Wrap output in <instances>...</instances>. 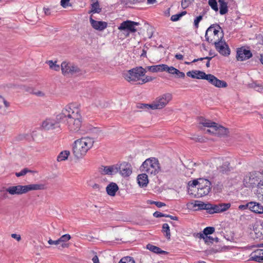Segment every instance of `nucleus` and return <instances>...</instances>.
Listing matches in <instances>:
<instances>
[{"mask_svg":"<svg viewBox=\"0 0 263 263\" xmlns=\"http://www.w3.org/2000/svg\"><path fill=\"white\" fill-rule=\"evenodd\" d=\"M139 23L127 20L123 22L118 27V29L127 31L128 32L135 33L137 31L136 26L139 25Z\"/></svg>","mask_w":263,"mask_h":263,"instance_id":"10","label":"nucleus"},{"mask_svg":"<svg viewBox=\"0 0 263 263\" xmlns=\"http://www.w3.org/2000/svg\"><path fill=\"white\" fill-rule=\"evenodd\" d=\"M208 4L213 10L215 11H218V7L216 0H209Z\"/></svg>","mask_w":263,"mask_h":263,"instance_id":"41","label":"nucleus"},{"mask_svg":"<svg viewBox=\"0 0 263 263\" xmlns=\"http://www.w3.org/2000/svg\"><path fill=\"white\" fill-rule=\"evenodd\" d=\"M186 13L187 12L186 11H182L181 12H180L179 13H178V14H176L175 15H173L171 17V20L173 22H176V21H178L182 16L185 15L186 14Z\"/></svg>","mask_w":263,"mask_h":263,"instance_id":"38","label":"nucleus"},{"mask_svg":"<svg viewBox=\"0 0 263 263\" xmlns=\"http://www.w3.org/2000/svg\"><path fill=\"white\" fill-rule=\"evenodd\" d=\"M250 260L258 262H263V249H257L250 255Z\"/></svg>","mask_w":263,"mask_h":263,"instance_id":"21","label":"nucleus"},{"mask_svg":"<svg viewBox=\"0 0 263 263\" xmlns=\"http://www.w3.org/2000/svg\"><path fill=\"white\" fill-rule=\"evenodd\" d=\"M199 123L203 125V126L207 127H210L211 129H207L206 132L215 135V133L213 132V129L216 128L217 123L212 122V121L208 119H205L203 118L200 119Z\"/></svg>","mask_w":263,"mask_h":263,"instance_id":"18","label":"nucleus"},{"mask_svg":"<svg viewBox=\"0 0 263 263\" xmlns=\"http://www.w3.org/2000/svg\"><path fill=\"white\" fill-rule=\"evenodd\" d=\"M43 10L46 15H49L50 14V11L49 8L44 7Z\"/></svg>","mask_w":263,"mask_h":263,"instance_id":"60","label":"nucleus"},{"mask_svg":"<svg viewBox=\"0 0 263 263\" xmlns=\"http://www.w3.org/2000/svg\"><path fill=\"white\" fill-rule=\"evenodd\" d=\"M262 179V177H259L258 176H251L249 178V183L250 184V186L252 187H255L258 186L260 181L259 180Z\"/></svg>","mask_w":263,"mask_h":263,"instance_id":"31","label":"nucleus"},{"mask_svg":"<svg viewBox=\"0 0 263 263\" xmlns=\"http://www.w3.org/2000/svg\"><path fill=\"white\" fill-rule=\"evenodd\" d=\"M91 187L94 190H97L98 191H100V190L101 189L100 185L97 183H95V184H92L91 185Z\"/></svg>","mask_w":263,"mask_h":263,"instance_id":"57","label":"nucleus"},{"mask_svg":"<svg viewBox=\"0 0 263 263\" xmlns=\"http://www.w3.org/2000/svg\"><path fill=\"white\" fill-rule=\"evenodd\" d=\"M172 168V166L170 160L166 159L162 162V164L160 165V172L168 173L170 172Z\"/></svg>","mask_w":263,"mask_h":263,"instance_id":"26","label":"nucleus"},{"mask_svg":"<svg viewBox=\"0 0 263 263\" xmlns=\"http://www.w3.org/2000/svg\"><path fill=\"white\" fill-rule=\"evenodd\" d=\"M199 186L197 187V193L195 194L196 198L208 195L211 191V182L205 179H200Z\"/></svg>","mask_w":263,"mask_h":263,"instance_id":"9","label":"nucleus"},{"mask_svg":"<svg viewBox=\"0 0 263 263\" xmlns=\"http://www.w3.org/2000/svg\"><path fill=\"white\" fill-rule=\"evenodd\" d=\"M59 120L51 119H47L42 123V128L45 130L53 129L56 128H59Z\"/></svg>","mask_w":263,"mask_h":263,"instance_id":"15","label":"nucleus"},{"mask_svg":"<svg viewBox=\"0 0 263 263\" xmlns=\"http://www.w3.org/2000/svg\"><path fill=\"white\" fill-rule=\"evenodd\" d=\"M216 50L221 55L227 57L230 54V49L228 45L223 39L213 44Z\"/></svg>","mask_w":263,"mask_h":263,"instance_id":"11","label":"nucleus"},{"mask_svg":"<svg viewBox=\"0 0 263 263\" xmlns=\"http://www.w3.org/2000/svg\"><path fill=\"white\" fill-rule=\"evenodd\" d=\"M250 211L256 214L263 213V206L257 202H250Z\"/></svg>","mask_w":263,"mask_h":263,"instance_id":"23","label":"nucleus"},{"mask_svg":"<svg viewBox=\"0 0 263 263\" xmlns=\"http://www.w3.org/2000/svg\"><path fill=\"white\" fill-rule=\"evenodd\" d=\"M167 216H166V217H169V218H170L172 220H178V217H177V216H174L170 215H167Z\"/></svg>","mask_w":263,"mask_h":263,"instance_id":"64","label":"nucleus"},{"mask_svg":"<svg viewBox=\"0 0 263 263\" xmlns=\"http://www.w3.org/2000/svg\"><path fill=\"white\" fill-rule=\"evenodd\" d=\"M210 204V203H205L201 202V203L197 204V206L198 207L199 209L206 210L207 212L208 213Z\"/></svg>","mask_w":263,"mask_h":263,"instance_id":"44","label":"nucleus"},{"mask_svg":"<svg viewBox=\"0 0 263 263\" xmlns=\"http://www.w3.org/2000/svg\"><path fill=\"white\" fill-rule=\"evenodd\" d=\"M61 70L64 76H78L83 73V71L77 66L70 63L63 62L61 64Z\"/></svg>","mask_w":263,"mask_h":263,"instance_id":"8","label":"nucleus"},{"mask_svg":"<svg viewBox=\"0 0 263 263\" xmlns=\"http://www.w3.org/2000/svg\"><path fill=\"white\" fill-rule=\"evenodd\" d=\"M118 172L119 171L120 174L124 177L129 176L132 173V166L130 163L124 162L119 166L117 165Z\"/></svg>","mask_w":263,"mask_h":263,"instance_id":"16","label":"nucleus"},{"mask_svg":"<svg viewBox=\"0 0 263 263\" xmlns=\"http://www.w3.org/2000/svg\"><path fill=\"white\" fill-rule=\"evenodd\" d=\"M260 183L258 186H257L256 190V196L258 197L260 195H263V177H262V179L259 180Z\"/></svg>","mask_w":263,"mask_h":263,"instance_id":"37","label":"nucleus"},{"mask_svg":"<svg viewBox=\"0 0 263 263\" xmlns=\"http://www.w3.org/2000/svg\"><path fill=\"white\" fill-rule=\"evenodd\" d=\"M92 260L93 263H100L98 257V256L97 255H95L93 257V258L92 259Z\"/></svg>","mask_w":263,"mask_h":263,"instance_id":"59","label":"nucleus"},{"mask_svg":"<svg viewBox=\"0 0 263 263\" xmlns=\"http://www.w3.org/2000/svg\"><path fill=\"white\" fill-rule=\"evenodd\" d=\"M48 242L49 245H58L59 244H60V241H59V239L56 240H53L51 239H49L48 241Z\"/></svg>","mask_w":263,"mask_h":263,"instance_id":"53","label":"nucleus"},{"mask_svg":"<svg viewBox=\"0 0 263 263\" xmlns=\"http://www.w3.org/2000/svg\"><path fill=\"white\" fill-rule=\"evenodd\" d=\"M248 209H250V202L245 204H241L238 206V209L240 210H245Z\"/></svg>","mask_w":263,"mask_h":263,"instance_id":"49","label":"nucleus"},{"mask_svg":"<svg viewBox=\"0 0 263 263\" xmlns=\"http://www.w3.org/2000/svg\"><path fill=\"white\" fill-rule=\"evenodd\" d=\"M223 31L220 26L217 23L211 25L205 32V41L213 44L223 40Z\"/></svg>","mask_w":263,"mask_h":263,"instance_id":"3","label":"nucleus"},{"mask_svg":"<svg viewBox=\"0 0 263 263\" xmlns=\"http://www.w3.org/2000/svg\"><path fill=\"white\" fill-rule=\"evenodd\" d=\"M215 232V228L213 227H208L204 229L203 233L208 236V235L212 234Z\"/></svg>","mask_w":263,"mask_h":263,"instance_id":"43","label":"nucleus"},{"mask_svg":"<svg viewBox=\"0 0 263 263\" xmlns=\"http://www.w3.org/2000/svg\"><path fill=\"white\" fill-rule=\"evenodd\" d=\"M190 4V2L189 0H182L181 5L182 9H184L187 8Z\"/></svg>","mask_w":263,"mask_h":263,"instance_id":"48","label":"nucleus"},{"mask_svg":"<svg viewBox=\"0 0 263 263\" xmlns=\"http://www.w3.org/2000/svg\"><path fill=\"white\" fill-rule=\"evenodd\" d=\"M175 57L176 59L179 60H182L183 59V56L181 54H176Z\"/></svg>","mask_w":263,"mask_h":263,"instance_id":"62","label":"nucleus"},{"mask_svg":"<svg viewBox=\"0 0 263 263\" xmlns=\"http://www.w3.org/2000/svg\"><path fill=\"white\" fill-rule=\"evenodd\" d=\"M118 263H135L134 258L130 256L122 257Z\"/></svg>","mask_w":263,"mask_h":263,"instance_id":"40","label":"nucleus"},{"mask_svg":"<svg viewBox=\"0 0 263 263\" xmlns=\"http://www.w3.org/2000/svg\"><path fill=\"white\" fill-rule=\"evenodd\" d=\"M154 204L156 205L158 208H161L166 205L165 203L160 201H156V202H154Z\"/></svg>","mask_w":263,"mask_h":263,"instance_id":"55","label":"nucleus"},{"mask_svg":"<svg viewBox=\"0 0 263 263\" xmlns=\"http://www.w3.org/2000/svg\"><path fill=\"white\" fill-rule=\"evenodd\" d=\"M162 232L164 233H165V237L167 238V239H170L171 237V233H170V227L167 223H164L162 225Z\"/></svg>","mask_w":263,"mask_h":263,"instance_id":"36","label":"nucleus"},{"mask_svg":"<svg viewBox=\"0 0 263 263\" xmlns=\"http://www.w3.org/2000/svg\"><path fill=\"white\" fill-rule=\"evenodd\" d=\"M31 171L29 170L28 168H25L22 170L21 172L16 173L15 175L16 176L19 177L25 175L28 172H30Z\"/></svg>","mask_w":263,"mask_h":263,"instance_id":"47","label":"nucleus"},{"mask_svg":"<svg viewBox=\"0 0 263 263\" xmlns=\"http://www.w3.org/2000/svg\"><path fill=\"white\" fill-rule=\"evenodd\" d=\"M89 21L92 27L99 31H102L107 27V23L106 22L96 21L91 16L89 18Z\"/></svg>","mask_w":263,"mask_h":263,"instance_id":"20","label":"nucleus"},{"mask_svg":"<svg viewBox=\"0 0 263 263\" xmlns=\"http://www.w3.org/2000/svg\"><path fill=\"white\" fill-rule=\"evenodd\" d=\"M252 56L250 50L247 49L245 47H241L237 49L236 58L237 61H243L249 59Z\"/></svg>","mask_w":263,"mask_h":263,"instance_id":"13","label":"nucleus"},{"mask_svg":"<svg viewBox=\"0 0 263 263\" xmlns=\"http://www.w3.org/2000/svg\"><path fill=\"white\" fill-rule=\"evenodd\" d=\"M164 69H165V70H163V71H167V72L172 74H176L177 70H178L177 69L175 68L173 66L169 67L166 64H164Z\"/></svg>","mask_w":263,"mask_h":263,"instance_id":"39","label":"nucleus"},{"mask_svg":"<svg viewBox=\"0 0 263 263\" xmlns=\"http://www.w3.org/2000/svg\"><path fill=\"white\" fill-rule=\"evenodd\" d=\"M99 172L101 174L110 175L118 173L117 165L110 166H101L99 168Z\"/></svg>","mask_w":263,"mask_h":263,"instance_id":"19","label":"nucleus"},{"mask_svg":"<svg viewBox=\"0 0 263 263\" xmlns=\"http://www.w3.org/2000/svg\"><path fill=\"white\" fill-rule=\"evenodd\" d=\"M252 87H254V88L259 87L258 91L263 90V86L261 85L259 86L258 85H257L256 83L252 84Z\"/></svg>","mask_w":263,"mask_h":263,"instance_id":"58","label":"nucleus"},{"mask_svg":"<svg viewBox=\"0 0 263 263\" xmlns=\"http://www.w3.org/2000/svg\"><path fill=\"white\" fill-rule=\"evenodd\" d=\"M118 190L119 187L115 182L110 183L106 187L107 194L110 196H115Z\"/></svg>","mask_w":263,"mask_h":263,"instance_id":"24","label":"nucleus"},{"mask_svg":"<svg viewBox=\"0 0 263 263\" xmlns=\"http://www.w3.org/2000/svg\"><path fill=\"white\" fill-rule=\"evenodd\" d=\"M175 77L177 78H184L185 73L183 72L179 71L178 69L177 70L176 74H175Z\"/></svg>","mask_w":263,"mask_h":263,"instance_id":"51","label":"nucleus"},{"mask_svg":"<svg viewBox=\"0 0 263 263\" xmlns=\"http://www.w3.org/2000/svg\"><path fill=\"white\" fill-rule=\"evenodd\" d=\"M234 171V167L228 161H224L222 164L217 167V171L221 175H229Z\"/></svg>","mask_w":263,"mask_h":263,"instance_id":"17","label":"nucleus"},{"mask_svg":"<svg viewBox=\"0 0 263 263\" xmlns=\"http://www.w3.org/2000/svg\"><path fill=\"white\" fill-rule=\"evenodd\" d=\"M145 81L147 82L152 81L153 80H154V78H153L152 77L149 76H146L145 78Z\"/></svg>","mask_w":263,"mask_h":263,"instance_id":"61","label":"nucleus"},{"mask_svg":"<svg viewBox=\"0 0 263 263\" xmlns=\"http://www.w3.org/2000/svg\"><path fill=\"white\" fill-rule=\"evenodd\" d=\"M202 18L203 16L200 15L196 17V18L194 20V25L196 29L198 28L199 23L202 20Z\"/></svg>","mask_w":263,"mask_h":263,"instance_id":"46","label":"nucleus"},{"mask_svg":"<svg viewBox=\"0 0 263 263\" xmlns=\"http://www.w3.org/2000/svg\"><path fill=\"white\" fill-rule=\"evenodd\" d=\"M220 5L219 13L221 15H224L228 12V3L224 0H218Z\"/></svg>","mask_w":263,"mask_h":263,"instance_id":"30","label":"nucleus"},{"mask_svg":"<svg viewBox=\"0 0 263 263\" xmlns=\"http://www.w3.org/2000/svg\"><path fill=\"white\" fill-rule=\"evenodd\" d=\"M153 216L157 218L167 216V214H163L158 211L154 212V213L153 214Z\"/></svg>","mask_w":263,"mask_h":263,"instance_id":"52","label":"nucleus"},{"mask_svg":"<svg viewBox=\"0 0 263 263\" xmlns=\"http://www.w3.org/2000/svg\"><path fill=\"white\" fill-rule=\"evenodd\" d=\"M146 73L145 69L141 66L136 67L124 73V78L128 82H136L140 80L142 76Z\"/></svg>","mask_w":263,"mask_h":263,"instance_id":"7","label":"nucleus"},{"mask_svg":"<svg viewBox=\"0 0 263 263\" xmlns=\"http://www.w3.org/2000/svg\"><path fill=\"white\" fill-rule=\"evenodd\" d=\"M45 189L43 184H31L26 185L11 186L6 189V192L11 195H21L33 190H42Z\"/></svg>","mask_w":263,"mask_h":263,"instance_id":"5","label":"nucleus"},{"mask_svg":"<svg viewBox=\"0 0 263 263\" xmlns=\"http://www.w3.org/2000/svg\"><path fill=\"white\" fill-rule=\"evenodd\" d=\"M213 132L215 133V135L219 136H224L228 135L229 130L228 128H226L222 126L218 125L217 123L216 128L213 129Z\"/></svg>","mask_w":263,"mask_h":263,"instance_id":"27","label":"nucleus"},{"mask_svg":"<svg viewBox=\"0 0 263 263\" xmlns=\"http://www.w3.org/2000/svg\"><path fill=\"white\" fill-rule=\"evenodd\" d=\"M70 0H61V5L63 8H67L69 6H71L69 5Z\"/></svg>","mask_w":263,"mask_h":263,"instance_id":"50","label":"nucleus"},{"mask_svg":"<svg viewBox=\"0 0 263 263\" xmlns=\"http://www.w3.org/2000/svg\"><path fill=\"white\" fill-rule=\"evenodd\" d=\"M172 99V94L166 93L157 97L152 104H141L139 107L140 108H151L152 109H160L164 107Z\"/></svg>","mask_w":263,"mask_h":263,"instance_id":"6","label":"nucleus"},{"mask_svg":"<svg viewBox=\"0 0 263 263\" xmlns=\"http://www.w3.org/2000/svg\"><path fill=\"white\" fill-rule=\"evenodd\" d=\"M204 77L206 78V80L216 87L225 88L228 86L226 81L219 80L212 74H208V75H205Z\"/></svg>","mask_w":263,"mask_h":263,"instance_id":"14","label":"nucleus"},{"mask_svg":"<svg viewBox=\"0 0 263 263\" xmlns=\"http://www.w3.org/2000/svg\"><path fill=\"white\" fill-rule=\"evenodd\" d=\"M186 75L188 77H191L194 79L205 80L206 78V77L204 76H205V75H208V74H206L203 71L199 70H193L188 71L186 73Z\"/></svg>","mask_w":263,"mask_h":263,"instance_id":"22","label":"nucleus"},{"mask_svg":"<svg viewBox=\"0 0 263 263\" xmlns=\"http://www.w3.org/2000/svg\"><path fill=\"white\" fill-rule=\"evenodd\" d=\"M254 231L256 235V237L259 239H263V225L258 224L254 228Z\"/></svg>","mask_w":263,"mask_h":263,"instance_id":"32","label":"nucleus"},{"mask_svg":"<svg viewBox=\"0 0 263 263\" xmlns=\"http://www.w3.org/2000/svg\"><path fill=\"white\" fill-rule=\"evenodd\" d=\"M70 155V152L68 151H64L61 152L57 157V161L60 162L64 161L68 158V156Z\"/></svg>","mask_w":263,"mask_h":263,"instance_id":"35","label":"nucleus"},{"mask_svg":"<svg viewBox=\"0 0 263 263\" xmlns=\"http://www.w3.org/2000/svg\"><path fill=\"white\" fill-rule=\"evenodd\" d=\"M231 206L230 203H222L218 204H210L208 213H222L228 210Z\"/></svg>","mask_w":263,"mask_h":263,"instance_id":"12","label":"nucleus"},{"mask_svg":"<svg viewBox=\"0 0 263 263\" xmlns=\"http://www.w3.org/2000/svg\"><path fill=\"white\" fill-rule=\"evenodd\" d=\"M204 59V58H198V59H195L194 60H193L192 62H185L184 64H186V65H190V64H191L192 63H195V62H196L199 61H202Z\"/></svg>","mask_w":263,"mask_h":263,"instance_id":"54","label":"nucleus"},{"mask_svg":"<svg viewBox=\"0 0 263 263\" xmlns=\"http://www.w3.org/2000/svg\"><path fill=\"white\" fill-rule=\"evenodd\" d=\"M51 68L52 69H54L55 71H59L60 69V67L59 65H57L55 63V64Z\"/></svg>","mask_w":263,"mask_h":263,"instance_id":"63","label":"nucleus"},{"mask_svg":"<svg viewBox=\"0 0 263 263\" xmlns=\"http://www.w3.org/2000/svg\"><path fill=\"white\" fill-rule=\"evenodd\" d=\"M205 243L211 242L213 243L214 241L216 242H219V238L218 237L213 238L211 236H205Z\"/></svg>","mask_w":263,"mask_h":263,"instance_id":"45","label":"nucleus"},{"mask_svg":"<svg viewBox=\"0 0 263 263\" xmlns=\"http://www.w3.org/2000/svg\"><path fill=\"white\" fill-rule=\"evenodd\" d=\"M102 9L100 7L99 3L98 0H92L91 4V9L89 11V13H99L101 12Z\"/></svg>","mask_w":263,"mask_h":263,"instance_id":"28","label":"nucleus"},{"mask_svg":"<svg viewBox=\"0 0 263 263\" xmlns=\"http://www.w3.org/2000/svg\"><path fill=\"white\" fill-rule=\"evenodd\" d=\"M164 64L149 66L146 67L147 69L153 72H157L159 71H163L164 69Z\"/></svg>","mask_w":263,"mask_h":263,"instance_id":"33","label":"nucleus"},{"mask_svg":"<svg viewBox=\"0 0 263 263\" xmlns=\"http://www.w3.org/2000/svg\"><path fill=\"white\" fill-rule=\"evenodd\" d=\"M140 170L149 175H157L160 172V164L159 160L155 157L146 159L140 166Z\"/></svg>","mask_w":263,"mask_h":263,"instance_id":"4","label":"nucleus"},{"mask_svg":"<svg viewBox=\"0 0 263 263\" xmlns=\"http://www.w3.org/2000/svg\"><path fill=\"white\" fill-rule=\"evenodd\" d=\"M81 119L80 109L71 105L66 106L56 118L60 122L66 123L71 132L79 131L81 126Z\"/></svg>","mask_w":263,"mask_h":263,"instance_id":"1","label":"nucleus"},{"mask_svg":"<svg viewBox=\"0 0 263 263\" xmlns=\"http://www.w3.org/2000/svg\"><path fill=\"white\" fill-rule=\"evenodd\" d=\"M200 179H195L192 181H190L188 183V186L189 187H196V186H198L200 182ZM190 190V188H189Z\"/></svg>","mask_w":263,"mask_h":263,"instance_id":"42","label":"nucleus"},{"mask_svg":"<svg viewBox=\"0 0 263 263\" xmlns=\"http://www.w3.org/2000/svg\"><path fill=\"white\" fill-rule=\"evenodd\" d=\"M11 237L13 238L16 239L18 241H19L21 240V237L20 235H18L16 234H12Z\"/></svg>","mask_w":263,"mask_h":263,"instance_id":"56","label":"nucleus"},{"mask_svg":"<svg viewBox=\"0 0 263 263\" xmlns=\"http://www.w3.org/2000/svg\"><path fill=\"white\" fill-rule=\"evenodd\" d=\"M94 140L90 137H84L76 140L73 146V153L77 158H80L86 155L92 147Z\"/></svg>","mask_w":263,"mask_h":263,"instance_id":"2","label":"nucleus"},{"mask_svg":"<svg viewBox=\"0 0 263 263\" xmlns=\"http://www.w3.org/2000/svg\"><path fill=\"white\" fill-rule=\"evenodd\" d=\"M148 175L147 174L144 173L138 176L137 180L140 186L144 187L147 186L148 183Z\"/></svg>","mask_w":263,"mask_h":263,"instance_id":"25","label":"nucleus"},{"mask_svg":"<svg viewBox=\"0 0 263 263\" xmlns=\"http://www.w3.org/2000/svg\"><path fill=\"white\" fill-rule=\"evenodd\" d=\"M71 238V236L69 234H66L62 235L60 238H59V241L60 243H62L61 246L62 248H66L68 247V245L65 243V242H67Z\"/></svg>","mask_w":263,"mask_h":263,"instance_id":"34","label":"nucleus"},{"mask_svg":"<svg viewBox=\"0 0 263 263\" xmlns=\"http://www.w3.org/2000/svg\"><path fill=\"white\" fill-rule=\"evenodd\" d=\"M146 248L149 251L157 254H167L168 253L165 251L162 250L160 248L150 243L147 245Z\"/></svg>","mask_w":263,"mask_h":263,"instance_id":"29","label":"nucleus"}]
</instances>
